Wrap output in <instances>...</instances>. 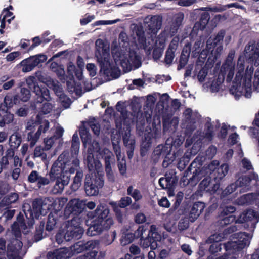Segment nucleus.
Returning a JSON list of instances; mask_svg holds the SVG:
<instances>
[{
  "label": "nucleus",
  "mask_w": 259,
  "mask_h": 259,
  "mask_svg": "<svg viewBox=\"0 0 259 259\" xmlns=\"http://www.w3.org/2000/svg\"><path fill=\"white\" fill-rule=\"evenodd\" d=\"M95 55L100 65L101 70L107 75L113 78L118 77L120 72L118 67L120 65L125 72H128L133 68H137L140 65L139 57L134 51L127 48L114 49L112 57L114 62L110 61L109 44L101 39H98L95 42Z\"/></svg>",
  "instance_id": "f257e3e1"
},
{
  "label": "nucleus",
  "mask_w": 259,
  "mask_h": 259,
  "mask_svg": "<svg viewBox=\"0 0 259 259\" xmlns=\"http://www.w3.org/2000/svg\"><path fill=\"white\" fill-rule=\"evenodd\" d=\"M244 63L243 59L241 57H239L237 65V72L230 89V92L235 96L238 97L244 94L246 97L249 98L251 93V76L253 69L250 68L246 70L242 82V74L244 70Z\"/></svg>",
  "instance_id": "f03ea898"
},
{
  "label": "nucleus",
  "mask_w": 259,
  "mask_h": 259,
  "mask_svg": "<svg viewBox=\"0 0 259 259\" xmlns=\"http://www.w3.org/2000/svg\"><path fill=\"white\" fill-rule=\"evenodd\" d=\"M89 155L87 158V162L88 168L90 171L96 170L100 171L102 169V164L98 160H95L94 158V155L99 156V158H104L106 164V170L108 174H110L111 172V162L113 158V154L108 149L101 148L99 144L96 141H93L92 145L88 148Z\"/></svg>",
  "instance_id": "7ed1b4c3"
},
{
  "label": "nucleus",
  "mask_w": 259,
  "mask_h": 259,
  "mask_svg": "<svg viewBox=\"0 0 259 259\" xmlns=\"http://www.w3.org/2000/svg\"><path fill=\"white\" fill-rule=\"evenodd\" d=\"M219 164V162L215 160L211 162L207 167H203L201 169H196L195 172H193L191 180L194 179L197 182L201 178V175L206 173L211 175L214 180H221L228 173L229 167L227 164H222L217 168Z\"/></svg>",
  "instance_id": "20e7f679"
},
{
  "label": "nucleus",
  "mask_w": 259,
  "mask_h": 259,
  "mask_svg": "<svg viewBox=\"0 0 259 259\" xmlns=\"http://www.w3.org/2000/svg\"><path fill=\"white\" fill-rule=\"evenodd\" d=\"M236 240L228 242L223 244L226 251L230 253H234L239 251L250 244L252 235L245 232H240L237 234Z\"/></svg>",
  "instance_id": "39448f33"
},
{
  "label": "nucleus",
  "mask_w": 259,
  "mask_h": 259,
  "mask_svg": "<svg viewBox=\"0 0 259 259\" xmlns=\"http://www.w3.org/2000/svg\"><path fill=\"white\" fill-rule=\"evenodd\" d=\"M109 210L107 208L103 209L101 217L99 220V223H96L92 225L88 229V234L94 236L100 233L103 229H108L113 224V220L110 218L106 219L109 214Z\"/></svg>",
  "instance_id": "423d86ee"
},
{
  "label": "nucleus",
  "mask_w": 259,
  "mask_h": 259,
  "mask_svg": "<svg viewBox=\"0 0 259 259\" xmlns=\"http://www.w3.org/2000/svg\"><path fill=\"white\" fill-rule=\"evenodd\" d=\"M104 182L101 177L95 175L91 177L89 175L85 178V191L87 195L94 196L98 194L99 189L102 187Z\"/></svg>",
  "instance_id": "0eeeda50"
},
{
  "label": "nucleus",
  "mask_w": 259,
  "mask_h": 259,
  "mask_svg": "<svg viewBox=\"0 0 259 259\" xmlns=\"http://www.w3.org/2000/svg\"><path fill=\"white\" fill-rule=\"evenodd\" d=\"M39 80L50 88L53 89L55 94L59 97L62 105L65 108H68L70 106L71 103L70 100L64 94L62 88L60 87L57 81H55L50 77L39 78Z\"/></svg>",
  "instance_id": "6e6552de"
},
{
  "label": "nucleus",
  "mask_w": 259,
  "mask_h": 259,
  "mask_svg": "<svg viewBox=\"0 0 259 259\" xmlns=\"http://www.w3.org/2000/svg\"><path fill=\"white\" fill-rule=\"evenodd\" d=\"M161 236L157 232L155 226L151 225L148 236L141 239L140 245L144 248L150 247L151 249H155L157 247V242H160Z\"/></svg>",
  "instance_id": "1a4fd4ad"
},
{
  "label": "nucleus",
  "mask_w": 259,
  "mask_h": 259,
  "mask_svg": "<svg viewBox=\"0 0 259 259\" xmlns=\"http://www.w3.org/2000/svg\"><path fill=\"white\" fill-rule=\"evenodd\" d=\"M234 56L235 51H230L221 68V72L223 74H227L226 80L228 82L232 80L234 74L235 66V63L234 61Z\"/></svg>",
  "instance_id": "9d476101"
},
{
  "label": "nucleus",
  "mask_w": 259,
  "mask_h": 259,
  "mask_svg": "<svg viewBox=\"0 0 259 259\" xmlns=\"http://www.w3.org/2000/svg\"><path fill=\"white\" fill-rule=\"evenodd\" d=\"M259 222V212L252 209H247L243 211L235 221L236 223L250 222L252 227L254 228L255 225Z\"/></svg>",
  "instance_id": "9b49d317"
},
{
  "label": "nucleus",
  "mask_w": 259,
  "mask_h": 259,
  "mask_svg": "<svg viewBox=\"0 0 259 259\" xmlns=\"http://www.w3.org/2000/svg\"><path fill=\"white\" fill-rule=\"evenodd\" d=\"M184 17L183 13H178L175 15L173 18L169 21L168 25L165 27V31L168 32L171 36H173L181 25Z\"/></svg>",
  "instance_id": "f8f14e48"
},
{
  "label": "nucleus",
  "mask_w": 259,
  "mask_h": 259,
  "mask_svg": "<svg viewBox=\"0 0 259 259\" xmlns=\"http://www.w3.org/2000/svg\"><path fill=\"white\" fill-rule=\"evenodd\" d=\"M22 247V243L18 239H13L8 245L7 256L9 259H21L20 251Z\"/></svg>",
  "instance_id": "ddd939ff"
},
{
  "label": "nucleus",
  "mask_w": 259,
  "mask_h": 259,
  "mask_svg": "<svg viewBox=\"0 0 259 259\" xmlns=\"http://www.w3.org/2000/svg\"><path fill=\"white\" fill-rule=\"evenodd\" d=\"M245 55L255 65H259V42L256 44H248L245 48Z\"/></svg>",
  "instance_id": "4468645a"
},
{
  "label": "nucleus",
  "mask_w": 259,
  "mask_h": 259,
  "mask_svg": "<svg viewBox=\"0 0 259 259\" xmlns=\"http://www.w3.org/2000/svg\"><path fill=\"white\" fill-rule=\"evenodd\" d=\"M169 97L167 94H163V109L165 108L167 113L171 115L181 106V103L178 99L170 102V106L167 105L169 102Z\"/></svg>",
  "instance_id": "2eb2a0df"
},
{
  "label": "nucleus",
  "mask_w": 259,
  "mask_h": 259,
  "mask_svg": "<svg viewBox=\"0 0 259 259\" xmlns=\"http://www.w3.org/2000/svg\"><path fill=\"white\" fill-rule=\"evenodd\" d=\"M99 243L97 241H90L85 244V247L89 252L83 256L77 259H95L98 254Z\"/></svg>",
  "instance_id": "dca6fc26"
},
{
  "label": "nucleus",
  "mask_w": 259,
  "mask_h": 259,
  "mask_svg": "<svg viewBox=\"0 0 259 259\" xmlns=\"http://www.w3.org/2000/svg\"><path fill=\"white\" fill-rule=\"evenodd\" d=\"M83 233V229L82 227L77 226L76 227L69 226L68 227L67 232L64 234V240L68 241L73 238L78 239Z\"/></svg>",
  "instance_id": "f3484780"
},
{
  "label": "nucleus",
  "mask_w": 259,
  "mask_h": 259,
  "mask_svg": "<svg viewBox=\"0 0 259 259\" xmlns=\"http://www.w3.org/2000/svg\"><path fill=\"white\" fill-rule=\"evenodd\" d=\"M85 206V202L83 200L74 199L69 202L66 209L71 212L76 214L80 213L83 210Z\"/></svg>",
  "instance_id": "a211bd4d"
},
{
  "label": "nucleus",
  "mask_w": 259,
  "mask_h": 259,
  "mask_svg": "<svg viewBox=\"0 0 259 259\" xmlns=\"http://www.w3.org/2000/svg\"><path fill=\"white\" fill-rule=\"evenodd\" d=\"M205 208V204L200 202L195 203L192 206L189 213V220L191 222H194Z\"/></svg>",
  "instance_id": "6ab92c4d"
},
{
  "label": "nucleus",
  "mask_w": 259,
  "mask_h": 259,
  "mask_svg": "<svg viewBox=\"0 0 259 259\" xmlns=\"http://www.w3.org/2000/svg\"><path fill=\"white\" fill-rule=\"evenodd\" d=\"M34 92L36 93L37 97V102H42L43 99L47 101L51 99L49 90L47 88H40L39 85H34Z\"/></svg>",
  "instance_id": "aec40b11"
},
{
  "label": "nucleus",
  "mask_w": 259,
  "mask_h": 259,
  "mask_svg": "<svg viewBox=\"0 0 259 259\" xmlns=\"http://www.w3.org/2000/svg\"><path fill=\"white\" fill-rule=\"evenodd\" d=\"M201 178L197 182H195V180L193 179L191 180L192 177L190 179L189 182H192L193 183L196 184L203 177H206L200 183L199 187L201 190L206 191L208 192V189L210 188L211 184V179L212 178L211 175L209 174H207L206 173H204L203 175H201Z\"/></svg>",
  "instance_id": "412c9836"
},
{
  "label": "nucleus",
  "mask_w": 259,
  "mask_h": 259,
  "mask_svg": "<svg viewBox=\"0 0 259 259\" xmlns=\"http://www.w3.org/2000/svg\"><path fill=\"white\" fill-rule=\"evenodd\" d=\"M178 45L177 40L174 39L170 42L168 49L166 51L165 57V63L166 64H170L171 63L174 57L175 52L177 49Z\"/></svg>",
  "instance_id": "4be33fe9"
},
{
  "label": "nucleus",
  "mask_w": 259,
  "mask_h": 259,
  "mask_svg": "<svg viewBox=\"0 0 259 259\" xmlns=\"http://www.w3.org/2000/svg\"><path fill=\"white\" fill-rule=\"evenodd\" d=\"M49 127V123L45 121L42 123V124L40 125L39 128L38 132L36 134H35V136L33 137V134L29 133L28 135V139L29 141H31V145L32 146H33L37 139L39 138L40 134L42 132H45Z\"/></svg>",
  "instance_id": "5701e85b"
},
{
  "label": "nucleus",
  "mask_w": 259,
  "mask_h": 259,
  "mask_svg": "<svg viewBox=\"0 0 259 259\" xmlns=\"http://www.w3.org/2000/svg\"><path fill=\"white\" fill-rule=\"evenodd\" d=\"M257 198L258 195L257 194L248 193L239 198L237 200V202L240 205H250L253 203Z\"/></svg>",
  "instance_id": "b1692460"
},
{
  "label": "nucleus",
  "mask_w": 259,
  "mask_h": 259,
  "mask_svg": "<svg viewBox=\"0 0 259 259\" xmlns=\"http://www.w3.org/2000/svg\"><path fill=\"white\" fill-rule=\"evenodd\" d=\"M28 180L31 183L37 182L40 187L49 183V180L45 178L40 177L36 171H33L28 177Z\"/></svg>",
  "instance_id": "393cba45"
},
{
  "label": "nucleus",
  "mask_w": 259,
  "mask_h": 259,
  "mask_svg": "<svg viewBox=\"0 0 259 259\" xmlns=\"http://www.w3.org/2000/svg\"><path fill=\"white\" fill-rule=\"evenodd\" d=\"M251 179L246 176H243L240 177L236 181V183L238 187H242L240 190V193H243L249 190L248 187L250 185Z\"/></svg>",
  "instance_id": "a878e982"
},
{
  "label": "nucleus",
  "mask_w": 259,
  "mask_h": 259,
  "mask_svg": "<svg viewBox=\"0 0 259 259\" xmlns=\"http://www.w3.org/2000/svg\"><path fill=\"white\" fill-rule=\"evenodd\" d=\"M210 15L208 13H204L201 15L200 20L195 23L194 29L203 30L208 23Z\"/></svg>",
  "instance_id": "bb28decb"
},
{
  "label": "nucleus",
  "mask_w": 259,
  "mask_h": 259,
  "mask_svg": "<svg viewBox=\"0 0 259 259\" xmlns=\"http://www.w3.org/2000/svg\"><path fill=\"white\" fill-rule=\"evenodd\" d=\"M19 65L23 67L22 70L23 72H29L34 67L30 57L21 61Z\"/></svg>",
  "instance_id": "cd10ccee"
},
{
  "label": "nucleus",
  "mask_w": 259,
  "mask_h": 259,
  "mask_svg": "<svg viewBox=\"0 0 259 259\" xmlns=\"http://www.w3.org/2000/svg\"><path fill=\"white\" fill-rule=\"evenodd\" d=\"M33 211L35 213L34 217L38 218L39 214L45 215L47 213L45 209L42 208L41 203L39 201H35L33 202Z\"/></svg>",
  "instance_id": "c85d7f7f"
},
{
  "label": "nucleus",
  "mask_w": 259,
  "mask_h": 259,
  "mask_svg": "<svg viewBox=\"0 0 259 259\" xmlns=\"http://www.w3.org/2000/svg\"><path fill=\"white\" fill-rule=\"evenodd\" d=\"M235 217L234 215L224 216L220 218L219 215L218 224L221 227L225 226L233 222H235Z\"/></svg>",
  "instance_id": "c756f323"
},
{
  "label": "nucleus",
  "mask_w": 259,
  "mask_h": 259,
  "mask_svg": "<svg viewBox=\"0 0 259 259\" xmlns=\"http://www.w3.org/2000/svg\"><path fill=\"white\" fill-rule=\"evenodd\" d=\"M83 175L80 172H77L74 177L73 183L72 185V189L76 191L80 187Z\"/></svg>",
  "instance_id": "7c9ffc66"
},
{
  "label": "nucleus",
  "mask_w": 259,
  "mask_h": 259,
  "mask_svg": "<svg viewBox=\"0 0 259 259\" xmlns=\"http://www.w3.org/2000/svg\"><path fill=\"white\" fill-rule=\"evenodd\" d=\"M17 228H18L20 230H21L24 233H27L29 231L30 226L29 225V226L27 227L23 222H19L13 224L12 226V230L15 232V229Z\"/></svg>",
  "instance_id": "2f4dec72"
},
{
  "label": "nucleus",
  "mask_w": 259,
  "mask_h": 259,
  "mask_svg": "<svg viewBox=\"0 0 259 259\" xmlns=\"http://www.w3.org/2000/svg\"><path fill=\"white\" fill-rule=\"evenodd\" d=\"M69 182V178L68 176L64 177V179L62 180L61 182L59 180H57L55 188L57 189L56 192H61L64 189L65 185H67Z\"/></svg>",
  "instance_id": "473e14b6"
},
{
  "label": "nucleus",
  "mask_w": 259,
  "mask_h": 259,
  "mask_svg": "<svg viewBox=\"0 0 259 259\" xmlns=\"http://www.w3.org/2000/svg\"><path fill=\"white\" fill-rule=\"evenodd\" d=\"M225 237L224 233L214 234L211 235L207 240L208 243H212V242L218 243L223 240Z\"/></svg>",
  "instance_id": "72a5a7b5"
},
{
  "label": "nucleus",
  "mask_w": 259,
  "mask_h": 259,
  "mask_svg": "<svg viewBox=\"0 0 259 259\" xmlns=\"http://www.w3.org/2000/svg\"><path fill=\"white\" fill-rule=\"evenodd\" d=\"M68 72L70 75H72L73 73H75L76 76L79 79H81L82 77V72L81 71L78 70L75 71V67L74 65L70 62L68 65Z\"/></svg>",
  "instance_id": "f704fd0d"
},
{
  "label": "nucleus",
  "mask_w": 259,
  "mask_h": 259,
  "mask_svg": "<svg viewBox=\"0 0 259 259\" xmlns=\"http://www.w3.org/2000/svg\"><path fill=\"white\" fill-rule=\"evenodd\" d=\"M135 236L131 233H128L122 236L121 239V243L124 246L131 243L134 239Z\"/></svg>",
  "instance_id": "c9c22d12"
},
{
  "label": "nucleus",
  "mask_w": 259,
  "mask_h": 259,
  "mask_svg": "<svg viewBox=\"0 0 259 259\" xmlns=\"http://www.w3.org/2000/svg\"><path fill=\"white\" fill-rule=\"evenodd\" d=\"M30 58L32 61L34 67L36 66L39 64L45 62L47 59L46 56L42 54L31 57Z\"/></svg>",
  "instance_id": "e433bc0d"
},
{
  "label": "nucleus",
  "mask_w": 259,
  "mask_h": 259,
  "mask_svg": "<svg viewBox=\"0 0 259 259\" xmlns=\"http://www.w3.org/2000/svg\"><path fill=\"white\" fill-rule=\"evenodd\" d=\"M51 68L52 70L57 74L59 76H62L64 74V68L62 66H59L55 62H53L51 64Z\"/></svg>",
  "instance_id": "4c0bfd02"
},
{
  "label": "nucleus",
  "mask_w": 259,
  "mask_h": 259,
  "mask_svg": "<svg viewBox=\"0 0 259 259\" xmlns=\"http://www.w3.org/2000/svg\"><path fill=\"white\" fill-rule=\"evenodd\" d=\"M127 194L132 196L135 200H139L142 198L140 192L137 190H134L132 187H129L127 189Z\"/></svg>",
  "instance_id": "58836bf2"
},
{
  "label": "nucleus",
  "mask_w": 259,
  "mask_h": 259,
  "mask_svg": "<svg viewBox=\"0 0 259 259\" xmlns=\"http://www.w3.org/2000/svg\"><path fill=\"white\" fill-rule=\"evenodd\" d=\"M207 130L205 133V138L207 140H211L213 136V127L211 123L208 122L206 124Z\"/></svg>",
  "instance_id": "ea45409f"
},
{
  "label": "nucleus",
  "mask_w": 259,
  "mask_h": 259,
  "mask_svg": "<svg viewBox=\"0 0 259 259\" xmlns=\"http://www.w3.org/2000/svg\"><path fill=\"white\" fill-rule=\"evenodd\" d=\"M235 210V207L233 206H226L225 207L223 208L222 211H221L220 214V218L226 215L227 216L228 214L234 212Z\"/></svg>",
  "instance_id": "a19ab883"
},
{
  "label": "nucleus",
  "mask_w": 259,
  "mask_h": 259,
  "mask_svg": "<svg viewBox=\"0 0 259 259\" xmlns=\"http://www.w3.org/2000/svg\"><path fill=\"white\" fill-rule=\"evenodd\" d=\"M118 165L120 172L122 174H125L126 169V165L124 156L123 155L120 157V160L118 161Z\"/></svg>",
  "instance_id": "79ce46f5"
},
{
  "label": "nucleus",
  "mask_w": 259,
  "mask_h": 259,
  "mask_svg": "<svg viewBox=\"0 0 259 259\" xmlns=\"http://www.w3.org/2000/svg\"><path fill=\"white\" fill-rule=\"evenodd\" d=\"M10 144L11 147H17L20 144L21 140L17 135H13L10 138Z\"/></svg>",
  "instance_id": "37998d69"
},
{
  "label": "nucleus",
  "mask_w": 259,
  "mask_h": 259,
  "mask_svg": "<svg viewBox=\"0 0 259 259\" xmlns=\"http://www.w3.org/2000/svg\"><path fill=\"white\" fill-rule=\"evenodd\" d=\"M63 251L61 250H56L53 253H49L48 255L49 259H61L64 257L62 252Z\"/></svg>",
  "instance_id": "c03bdc74"
},
{
  "label": "nucleus",
  "mask_w": 259,
  "mask_h": 259,
  "mask_svg": "<svg viewBox=\"0 0 259 259\" xmlns=\"http://www.w3.org/2000/svg\"><path fill=\"white\" fill-rule=\"evenodd\" d=\"M242 166L246 170H249L253 169L252 165L249 160L244 158L241 161Z\"/></svg>",
  "instance_id": "a18cd8bd"
},
{
  "label": "nucleus",
  "mask_w": 259,
  "mask_h": 259,
  "mask_svg": "<svg viewBox=\"0 0 259 259\" xmlns=\"http://www.w3.org/2000/svg\"><path fill=\"white\" fill-rule=\"evenodd\" d=\"M132 202V199L130 197H125L122 198L119 203V206L121 208H124L126 207L127 206L129 205Z\"/></svg>",
  "instance_id": "49530a36"
},
{
  "label": "nucleus",
  "mask_w": 259,
  "mask_h": 259,
  "mask_svg": "<svg viewBox=\"0 0 259 259\" xmlns=\"http://www.w3.org/2000/svg\"><path fill=\"white\" fill-rule=\"evenodd\" d=\"M118 21V19L114 20H99L94 22L93 25L98 26L101 25H111L117 22Z\"/></svg>",
  "instance_id": "de8ad7c7"
},
{
  "label": "nucleus",
  "mask_w": 259,
  "mask_h": 259,
  "mask_svg": "<svg viewBox=\"0 0 259 259\" xmlns=\"http://www.w3.org/2000/svg\"><path fill=\"white\" fill-rule=\"evenodd\" d=\"M86 68L91 76H94L96 74L97 68L94 64H87Z\"/></svg>",
  "instance_id": "09e8293b"
},
{
  "label": "nucleus",
  "mask_w": 259,
  "mask_h": 259,
  "mask_svg": "<svg viewBox=\"0 0 259 259\" xmlns=\"http://www.w3.org/2000/svg\"><path fill=\"white\" fill-rule=\"evenodd\" d=\"M21 99L23 101H27L30 97V91L25 88H23L21 91Z\"/></svg>",
  "instance_id": "8fccbe9b"
},
{
  "label": "nucleus",
  "mask_w": 259,
  "mask_h": 259,
  "mask_svg": "<svg viewBox=\"0 0 259 259\" xmlns=\"http://www.w3.org/2000/svg\"><path fill=\"white\" fill-rule=\"evenodd\" d=\"M189 221L187 219H183L180 220L179 223V228L180 230H184L189 227Z\"/></svg>",
  "instance_id": "3c124183"
},
{
  "label": "nucleus",
  "mask_w": 259,
  "mask_h": 259,
  "mask_svg": "<svg viewBox=\"0 0 259 259\" xmlns=\"http://www.w3.org/2000/svg\"><path fill=\"white\" fill-rule=\"evenodd\" d=\"M188 62V56L183 54H182L179 61V66L178 69H180L183 68L187 63Z\"/></svg>",
  "instance_id": "603ef678"
},
{
  "label": "nucleus",
  "mask_w": 259,
  "mask_h": 259,
  "mask_svg": "<svg viewBox=\"0 0 259 259\" xmlns=\"http://www.w3.org/2000/svg\"><path fill=\"white\" fill-rule=\"evenodd\" d=\"M221 244L218 243L212 242V244L210 245L209 247V250L211 252L214 253L218 252V251H221Z\"/></svg>",
  "instance_id": "864d4df0"
},
{
  "label": "nucleus",
  "mask_w": 259,
  "mask_h": 259,
  "mask_svg": "<svg viewBox=\"0 0 259 259\" xmlns=\"http://www.w3.org/2000/svg\"><path fill=\"white\" fill-rule=\"evenodd\" d=\"M216 152V148L214 146H211L206 151V155L208 158H212L215 155Z\"/></svg>",
  "instance_id": "5fc2aeb1"
},
{
  "label": "nucleus",
  "mask_w": 259,
  "mask_h": 259,
  "mask_svg": "<svg viewBox=\"0 0 259 259\" xmlns=\"http://www.w3.org/2000/svg\"><path fill=\"white\" fill-rule=\"evenodd\" d=\"M225 34V32L224 30L220 31L215 36V38L213 40L214 45H216L218 43H219L220 41H222L224 36Z\"/></svg>",
  "instance_id": "6e6d98bb"
},
{
  "label": "nucleus",
  "mask_w": 259,
  "mask_h": 259,
  "mask_svg": "<svg viewBox=\"0 0 259 259\" xmlns=\"http://www.w3.org/2000/svg\"><path fill=\"white\" fill-rule=\"evenodd\" d=\"M19 55L20 53L19 52H13L7 55L6 59L7 61L11 62L14 60Z\"/></svg>",
  "instance_id": "4d7b16f0"
},
{
  "label": "nucleus",
  "mask_w": 259,
  "mask_h": 259,
  "mask_svg": "<svg viewBox=\"0 0 259 259\" xmlns=\"http://www.w3.org/2000/svg\"><path fill=\"white\" fill-rule=\"evenodd\" d=\"M95 17L94 15H88L84 18L80 20V23L82 25H84L92 21L95 19Z\"/></svg>",
  "instance_id": "13d9d810"
},
{
  "label": "nucleus",
  "mask_w": 259,
  "mask_h": 259,
  "mask_svg": "<svg viewBox=\"0 0 259 259\" xmlns=\"http://www.w3.org/2000/svg\"><path fill=\"white\" fill-rule=\"evenodd\" d=\"M3 14H4L3 19L4 20H5L7 17H11V19L8 20V21L9 23H10L11 19H13L14 18V16H13V13L10 12L7 9H4L3 11Z\"/></svg>",
  "instance_id": "bf43d9fd"
},
{
  "label": "nucleus",
  "mask_w": 259,
  "mask_h": 259,
  "mask_svg": "<svg viewBox=\"0 0 259 259\" xmlns=\"http://www.w3.org/2000/svg\"><path fill=\"white\" fill-rule=\"evenodd\" d=\"M44 150L40 147H36L34 150V155L35 157H42V158H45L46 157V155H44L43 153Z\"/></svg>",
  "instance_id": "052dcab7"
},
{
  "label": "nucleus",
  "mask_w": 259,
  "mask_h": 259,
  "mask_svg": "<svg viewBox=\"0 0 259 259\" xmlns=\"http://www.w3.org/2000/svg\"><path fill=\"white\" fill-rule=\"evenodd\" d=\"M222 82L221 81L215 80L212 83L211 89L213 92H218L221 87Z\"/></svg>",
  "instance_id": "680f3d73"
},
{
  "label": "nucleus",
  "mask_w": 259,
  "mask_h": 259,
  "mask_svg": "<svg viewBox=\"0 0 259 259\" xmlns=\"http://www.w3.org/2000/svg\"><path fill=\"white\" fill-rule=\"evenodd\" d=\"M55 139L54 137L49 139H45V148L46 150L50 149L54 143V140Z\"/></svg>",
  "instance_id": "e2e57ef3"
},
{
  "label": "nucleus",
  "mask_w": 259,
  "mask_h": 259,
  "mask_svg": "<svg viewBox=\"0 0 259 259\" xmlns=\"http://www.w3.org/2000/svg\"><path fill=\"white\" fill-rule=\"evenodd\" d=\"M207 74V72L206 69H201L198 75V78L200 82H202L204 81L205 77L206 76Z\"/></svg>",
  "instance_id": "0e129e2a"
},
{
  "label": "nucleus",
  "mask_w": 259,
  "mask_h": 259,
  "mask_svg": "<svg viewBox=\"0 0 259 259\" xmlns=\"http://www.w3.org/2000/svg\"><path fill=\"white\" fill-rule=\"evenodd\" d=\"M145 229H144V227L142 226H140L138 228L137 231L135 232V234H134L135 236V238H139L141 237L143 238L144 233L145 232Z\"/></svg>",
  "instance_id": "69168bd1"
},
{
  "label": "nucleus",
  "mask_w": 259,
  "mask_h": 259,
  "mask_svg": "<svg viewBox=\"0 0 259 259\" xmlns=\"http://www.w3.org/2000/svg\"><path fill=\"white\" fill-rule=\"evenodd\" d=\"M215 183L211 184L210 188L208 189V192L210 193L215 192L219 188L220 185L219 184V181L214 180Z\"/></svg>",
  "instance_id": "338daca9"
},
{
  "label": "nucleus",
  "mask_w": 259,
  "mask_h": 259,
  "mask_svg": "<svg viewBox=\"0 0 259 259\" xmlns=\"http://www.w3.org/2000/svg\"><path fill=\"white\" fill-rule=\"evenodd\" d=\"M52 106L49 103H45L43 105V107L41 109V111L44 113V114L49 113L51 110H52Z\"/></svg>",
  "instance_id": "774afa93"
}]
</instances>
